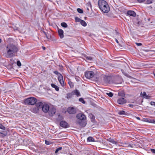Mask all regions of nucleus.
Listing matches in <instances>:
<instances>
[{"label":"nucleus","mask_w":155,"mask_h":155,"mask_svg":"<svg viewBox=\"0 0 155 155\" xmlns=\"http://www.w3.org/2000/svg\"><path fill=\"white\" fill-rule=\"evenodd\" d=\"M153 36H155V35H154Z\"/></svg>","instance_id":"60"},{"label":"nucleus","mask_w":155,"mask_h":155,"mask_svg":"<svg viewBox=\"0 0 155 155\" xmlns=\"http://www.w3.org/2000/svg\"><path fill=\"white\" fill-rule=\"evenodd\" d=\"M104 81H105V82H107V81H107L106 80H104Z\"/></svg>","instance_id":"54"},{"label":"nucleus","mask_w":155,"mask_h":155,"mask_svg":"<svg viewBox=\"0 0 155 155\" xmlns=\"http://www.w3.org/2000/svg\"><path fill=\"white\" fill-rule=\"evenodd\" d=\"M45 143L47 145H49L50 144L49 141L46 140H45Z\"/></svg>","instance_id":"43"},{"label":"nucleus","mask_w":155,"mask_h":155,"mask_svg":"<svg viewBox=\"0 0 155 155\" xmlns=\"http://www.w3.org/2000/svg\"><path fill=\"white\" fill-rule=\"evenodd\" d=\"M117 102L118 104L122 105L125 104L127 100L124 98L120 97L118 99Z\"/></svg>","instance_id":"7"},{"label":"nucleus","mask_w":155,"mask_h":155,"mask_svg":"<svg viewBox=\"0 0 155 155\" xmlns=\"http://www.w3.org/2000/svg\"><path fill=\"white\" fill-rule=\"evenodd\" d=\"M56 109L54 107H51L49 109L48 112L50 116H53L56 112Z\"/></svg>","instance_id":"9"},{"label":"nucleus","mask_w":155,"mask_h":155,"mask_svg":"<svg viewBox=\"0 0 155 155\" xmlns=\"http://www.w3.org/2000/svg\"><path fill=\"white\" fill-rule=\"evenodd\" d=\"M61 25L64 28H67L68 27L67 24L65 22L61 23Z\"/></svg>","instance_id":"27"},{"label":"nucleus","mask_w":155,"mask_h":155,"mask_svg":"<svg viewBox=\"0 0 155 155\" xmlns=\"http://www.w3.org/2000/svg\"><path fill=\"white\" fill-rule=\"evenodd\" d=\"M85 75L87 78L90 79L93 77L94 73L92 71H88L85 72Z\"/></svg>","instance_id":"5"},{"label":"nucleus","mask_w":155,"mask_h":155,"mask_svg":"<svg viewBox=\"0 0 155 155\" xmlns=\"http://www.w3.org/2000/svg\"><path fill=\"white\" fill-rule=\"evenodd\" d=\"M54 73L55 74L57 75L58 76H59V74H60L57 71H54Z\"/></svg>","instance_id":"39"},{"label":"nucleus","mask_w":155,"mask_h":155,"mask_svg":"<svg viewBox=\"0 0 155 155\" xmlns=\"http://www.w3.org/2000/svg\"><path fill=\"white\" fill-rule=\"evenodd\" d=\"M68 112L70 114H74L76 112V109L73 107H69L68 109Z\"/></svg>","instance_id":"10"},{"label":"nucleus","mask_w":155,"mask_h":155,"mask_svg":"<svg viewBox=\"0 0 155 155\" xmlns=\"http://www.w3.org/2000/svg\"><path fill=\"white\" fill-rule=\"evenodd\" d=\"M44 33L45 35V36H46V38H47L48 39H50L51 38V36H48L47 35V34L45 32V31H44Z\"/></svg>","instance_id":"36"},{"label":"nucleus","mask_w":155,"mask_h":155,"mask_svg":"<svg viewBox=\"0 0 155 155\" xmlns=\"http://www.w3.org/2000/svg\"><path fill=\"white\" fill-rule=\"evenodd\" d=\"M129 145L128 143H123V146H124L125 147H128L129 146Z\"/></svg>","instance_id":"38"},{"label":"nucleus","mask_w":155,"mask_h":155,"mask_svg":"<svg viewBox=\"0 0 155 155\" xmlns=\"http://www.w3.org/2000/svg\"><path fill=\"white\" fill-rule=\"evenodd\" d=\"M136 44L138 46H140L142 45V44L141 43H136Z\"/></svg>","instance_id":"42"},{"label":"nucleus","mask_w":155,"mask_h":155,"mask_svg":"<svg viewBox=\"0 0 155 155\" xmlns=\"http://www.w3.org/2000/svg\"><path fill=\"white\" fill-rule=\"evenodd\" d=\"M0 134H2V133L0 132Z\"/></svg>","instance_id":"58"},{"label":"nucleus","mask_w":155,"mask_h":155,"mask_svg":"<svg viewBox=\"0 0 155 155\" xmlns=\"http://www.w3.org/2000/svg\"><path fill=\"white\" fill-rule=\"evenodd\" d=\"M78 120L76 121V123L79 124L81 126L84 127L86 124L85 121L86 117L83 114L79 113L77 114L76 116Z\"/></svg>","instance_id":"3"},{"label":"nucleus","mask_w":155,"mask_h":155,"mask_svg":"<svg viewBox=\"0 0 155 155\" xmlns=\"http://www.w3.org/2000/svg\"><path fill=\"white\" fill-rule=\"evenodd\" d=\"M115 41L117 42V43H119L118 41V40H117V39L115 38Z\"/></svg>","instance_id":"47"},{"label":"nucleus","mask_w":155,"mask_h":155,"mask_svg":"<svg viewBox=\"0 0 155 155\" xmlns=\"http://www.w3.org/2000/svg\"><path fill=\"white\" fill-rule=\"evenodd\" d=\"M115 32H116V35H117V36H120L119 34V33H118L116 31Z\"/></svg>","instance_id":"46"},{"label":"nucleus","mask_w":155,"mask_h":155,"mask_svg":"<svg viewBox=\"0 0 155 155\" xmlns=\"http://www.w3.org/2000/svg\"><path fill=\"white\" fill-rule=\"evenodd\" d=\"M142 96L144 97H145L147 99H149L150 97V96L147 95L146 93L144 92H143Z\"/></svg>","instance_id":"20"},{"label":"nucleus","mask_w":155,"mask_h":155,"mask_svg":"<svg viewBox=\"0 0 155 155\" xmlns=\"http://www.w3.org/2000/svg\"><path fill=\"white\" fill-rule=\"evenodd\" d=\"M118 114L120 115H126V114L125 113V112L124 110H121L118 112Z\"/></svg>","instance_id":"26"},{"label":"nucleus","mask_w":155,"mask_h":155,"mask_svg":"<svg viewBox=\"0 0 155 155\" xmlns=\"http://www.w3.org/2000/svg\"><path fill=\"white\" fill-rule=\"evenodd\" d=\"M107 78V77H106V76H105V77H104V79H106V78Z\"/></svg>","instance_id":"52"},{"label":"nucleus","mask_w":155,"mask_h":155,"mask_svg":"<svg viewBox=\"0 0 155 155\" xmlns=\"http://www.w3.org/2000/svg\"><path fill=\"white\" fill-rule=\"evenodd\" d=\"M75 20L77 21H80L81 20L78 17H76L75 18Z\"/></svg>","instance_id":"40"},{"label":"nucleus","mask_w":155,"mask_h":155,"mask_svg":"<svg viewBox=\"0 0 155 155\" xmlns=\"http://www.w3.org/2000/svg\"><path fill=\"white\" fill-rule=\"evenodd\" d=\"M150 104L152 106H155V102L153 101H151L150 103Z\"/></svg>","instance_id":"41"},{"label":"nucleus","mask_w":155,"mask_h":155,"mask_svg":"<svg viewBox=\"0 0 155 155\" xmlns=\"http://www.w3.org/2000/svg\"><path fill=\"white\" fill-rule=\"evenodd\" d=\"M124 74L126 76H127L128 75L127 74Z\"/></svg>","instance_id":"53"},{"label":"nucleus","mask_w":155,"mask_h":155,"mask_svg":"<svg viewBox=\"0 0 155 155\" xmlns=\"http://www.w3.org/2000/svg\"><path fill=\"white\" fill-rule=\"evenodd\" d=\"M44 104L41 102H38L36 104V106L39 109L41 108H42Z\"/></svg>","instance_id":"14"},{"label":"nucleus","mask_w":155,"mask_h":155,"mask_svg":"<svg viewBox=\"0 0 155 155\" xmlns=\"http://www.w3.org/2000/svg\"><path fill=\"white\" fill-rule=\"evenodd\" d=\"M73 95V92L71 93H68L67 94L66 97L68 99H69L71 98Z\"/></svg>","instance_id":"17"},{"label":"nucleus","mask_w":155,"mask_h":155,"mask_svg":"<svg viewBox=\"0 0 155 155\" xmlns=\"http://www.w3.org/2000/svg\"><path fill=\"white\" fill-rule=\"evenodd\" d=\"M127 14L128 15L133 17H135L136 15L135 12L133 11H128L127 12Z\"/></svg>","instance_id":"13"},{"label":"nucleus","mask_w":155,"mask_h":155,"mask_svg":"<svg viewBox=\"0 0 155 155\" xmlns=\"http://www.w3.org/2000/svg\"><path fill=\"white\" fill-rule=\"evenodd\" d=\"M88 7H87V10H89V8H88Z\"/></svg>","instance_id":"55"},{"label":"nucleus","mask_w":155,"mask_h":155,"mask_svg":"<svg viewBox=\"0 0 155 155\" xmlns=\"http://www.w3.org/2000/svg\"><path fill=\"white\" fill-rule=\"evenodd\" d=\"M58 79L61 86L62 87L64 86V83L63 80V76L61 74H59V76H58Z\"/></svg>","instance_id":"8"},{"label":"nucleus","mask_w":155,"mask_h":155,"mask_svg":"<svg viewBox=\"0 0 155 155\" xmlns=\"http://www.w3.org/2000/svg\"><path fill=\"white\" fill-rule=\"evenodd\" d=\"M51 85L52 87L54 88L56 91H58L59 90V87L56 85L53 84H51Z\"/></svg>","instance_id":"19"},{"label":"nucleus","mask_w":155,"mask_h":155,"mask_svg":"<svg viewBox=\"0 0 155 155\" xmlns=\"http://www.w3.org/2000/svg\"><path fill=\"white\" fill-rule=\"evenodd\" d=\"M72 92L73 93L74 95H76L77 97H79L81 96L80 93L79 91L78 90H75Z\"/></svg>","instance_id":"15"},{"label":"nucleus","mask_w":155,"mask_h":155,"mask_svg":"<svg viewBox=\"0 0 155 155\" xmlns=\"http://www.w3.org/2000/svg\"><path fill=\"white\" fill-rule=\"evenodd\" d=\"M106 94L110 97H112L113 95V94L111 92L106 93Z\"/></svg>","instance_id":"30"},{"label":"nucleus","mask_w":155,"mask_h":155,"mask_svg":"<svg viewBox=\"0 0 155 155\" xmlns=\"http://www.w3.org/2000/svg\"><path fill=\"white\" fill-rule=\"evenodd\" d=\"M154 76H155V72H154Z\"/></svg>","instance_id":"57"},{"label":"nucleus","mask_w":155,"mask_h":155,"mask_svg":"<svg viewBox=\"0 0 155 155\" xmlns=\"http://www.w3.org/2000/svg\"><path fill=\"white\" fill-rule=\"evenodd\" d=\"M109 141L110 142L115 144H117V141H115L113 139H112L110 138L109 139Z\"/></svg>","instance_id":"21"},{"label":"nucleus","mask_w":155,"mask_h":155,"mask_svg":"<svg viewBox=\"0 0 155 155\" xmlns=\"http://www.w3.org/2000/svg\"><path fill=\"white\" fill-rule=\"evenodd\" d=\"M86 5L88 7H90V8H91L92 6L91 3L89 2Z\"/></svg>","instance_id":"34"},{"label":"nucleus","mask_w":155,"mask_h":155,"mask_svg":"<svg viewBox=\"0 0 155 155\" xmlns=\"http://www.w3.org/2000/svg\"><path fill=\"white\" fill-rule=\"evenodd\" d=\"M62 148V147H59L57 148L56 149V150L55 151V153H57L59 150H61Z\"/></svg>","instance_id":"32"},{"label":"nucleus","mask_w":155,"mask_h":155,"mask_svg":"<svg viewBox=\"0 0 155 155\" xmlns=\"http://www.w3.org/2000/svg\"><path fill=\"white\" fill-rule=\"evenodd\" d=\"M31 111L35 113H37L39 112V109L36 106L32 109Z\"/></svg>","instance_id":"18"},{"label":"nucleus","mask_w":155,"mask_h":155,"mask_svg":"<svg viewBox=\"0 0 155 155\" xmlns=\"http://www.w3.org/2000/svg\"><path fill=\"white\" fill-rule=\"evenodd\" d=\"M1 41H2V40H1V39L0 38V43H1Z\"/></svg>","instance_id":"56"},{"label":"nucleus","mask_w":155,"mask_h":155,"mask_svg":"<svg viewBox=\"0 0 155 155\" xmlns=\"http://www.w3.org/2000/svg\"><path fill=\"white\" fill-rule=\"evenodd\" d=\"M118 95H119V96H123V95H121L120 94V92H119V93H118Z\"/></svg>","instance_id":"50"},{"label":"nucleus","mask_w":155,"mask_h":155,"mask_svg":"<svg viewBox=\"0 0 155 155\" xmlns=\"http://www.w3.org/2000/svg\"><path fill=\"white\" fill-rule=\"evenodd\" d=\"M80 22L82 26H86L87 25V24L84 21L81 20Z\"/></svg>","instance_id":"23"},{"label":"nucleus","mask_w":155,"mask_h":155,"mask_svg":"<svg viewBox=\"0 0 155 155\" xmlns=\"http://www.w3.org/2000/svg\"><path fill=\"white\" fill-rule=\"evenodd\" d=\"M87 142H93L94 141V138L91 137H88L87 139Z\"/></svg>","instance_id":"22"},{"label":"nucleus","mask_w":155,"mask_h":155,"mask_svg":"<svg viewBox=\"0 0 155 155\" xmlns=\"http://www.w3.org/2000/svg\"><path fill=\"white\" fill-rule=\"evenodd\" d=\"M17 65L18 66H20L21 65V64L20 61H17Z\"/></svg>","instance_id":"37"},{"label":"nucleus","mask_w":155,"mask_h":155,"mask_svg":"<svg viewBox=\"0 0 155 155\" xmlns=\"http://www.w3.org/2000/svg\"><path fill=\"white\" fill-rule=\"evenodd\" d=\"M42 48L44 50H45V48L44 47H43Z\"/></svg>","instance_id":"51"},{"label":"nucleus","mask_w":155,"mask_h":155,"mask_svg":"<svg viewBox=\"0 0 155 155\" xmlns=\"http://www.w3.org/2000/svg\"><path fill=\"white\" fill-rule=\"evenodd\" d=\"M50 109L49 105L46 104H44L42 107V111L45 113L48 112Z\"/></svg>","instance_id":"6"},{"label":"nucleus","mask_w":155,"mask_h":155,"mask_svg":"<svg viewBox=\"0 0 155 155\" xmlns=\"http://www.w3.org/2000/svg\"><path fill=\"white\" fill-rule=\"evenodd\" d=\"M58 32L60 38H63L64 37L63 34L64 31L63 30L61 29H58Z\"/></svg>","instance_id":"12"},{"label":"nucleus","mask_w":155,"mask_h":155,"mask_svg":"<svg viewBox=\"0 0 155 155\" xmlns=\"http://www.w3.org/2000/svg\"><path fill=\"white\" fill-rule=\"evenodd\" d=\"M86 59L89 61H91L93 60V58L91 57L87 56L86 57Z\"/></svg>","instance_id":"25"},{"label":"nucleus","mask_w":155,"mask_h":155,"mask_svg":"<svg viewBox=\"0 0 155 155\" xmlns=\"http://www.w3.org/2000/svg\"><path fill=\"white\" fill-rule=\"evenodd\" d=\"M136 118H137V119H138V120H140V118L139 117H136Z\"/></svg>","instance_id":"49"},{"label":"nucleus","mask_w":155,"mask_h":155,"mask_svg":"<svg viewBox=\"0 0 155 155\" xmlns=\"http://www.w3.org/2000/svg\"><path fill=\"white\" fill-rule=\"evenodd\" d=\"M152 123L155 124V120H152Z\"/></svg>","instance_id":"48"},{"label":"nucleus","mask_w":155,"mask_h":155,"mask_svg":"<svg viewBox=\"0 0 155 155\" xmlns=\"http://www.w3.org/2000/svg\"><path fill=\"white\" fill-rule=\"evenodd\" d=\"M79 101L82 102V103H83V104H84L85 103V102L84 101V99L82 98H80L79 99Z\"/></svg>","instance_id":"33"},{"label":"nucleus","mask_w":155,"mask_h":155,"mask_svg":"<svg viewBox=\"0 0 155 155\" xmlns=\"http://www.w3.org/2000/svg\"><path fill=\"white\" fill-rule=\"evenodd\" d=\"M151 151L152 153H155V149H151Z\"/></svg>","instance_id":"44"},{"label":"nucleus","mask_w":155,"mask_h":155,"mask_svg":"<svg viewBox=\"0 0 155 155\" xmlns=\"http://www.w3.org/2000/svg\"><path fill=\"white\" fill-rule=\"evenodd\" d=\"M139 3H144L146 4H149L152 3L151 1H138Z\"/></svg>","instance_id":"16"},{"label":"nucleus","mask_w":155,"mask_h":155,"mask_svg":"<svg viewBox=\"0 0 155 155\" xmlns=\"http://www.w3.org/2000/svg\"><path fill=\"white\" fill-rule=\"evenodd\" d=\"M37 99L34 97H31L26 99L25 101V104H26L34 105L37 102Z\"/></svg>","instance_id":"4"},{"label":"nucleus","mask_w":155,"mask_h":155,"mask_svg":"<svg viewBox=\"0 0 155 155\" xmlns=\"http://www.w3.org/2000/svg\"><path fill=\"white\" fill-rule=\"evenodd\" d=\"M68 84L71 88L73 87L74 86L73 84L71 81L68 82Z\"/></svg>","instance_id":"29"},{"label":"nucleus","mask_w":155,"mask_h":155,"mask_svg":"<svg viewBox=\"0 0 155 155\" xmlns=\"http://www.w3.org/2000/svg\"><path fill=\"white\" fill-rule=\"evenodd\" d=\"M128 106L131 107H134V105L131 104H129Z\"/></svg>","instance_id":"45"},{"label":"nucleus","mask_w":155,"mask_h":155,"mask_svg":"<svg viewBox=\"0 0 155 155\" xmlns=\"http://www.w3.org/2000/svg\"><path fill=\"white\" fill-rule=\"evenodd\" d=\"M77 11L78 12L80 13H82L83 12V10L82 9H81L80 8H78L77 9Z\"/></svg>","instance_id":"28"},{"label":"nucleus","mask_w":155,"mask_h":155,"mask_svg":"<svg viewBox=\"0 0 155 155\" xmlns=\"http://www.w3.org/2000/svg\"><path fill=\"white\" fill-rule=\"evenodd\" d=\"M60 126L63 128H67L69 127V125L65 121H61L60 122Z\"/></svg>","instance_id":"11"},{"label":"nucleus","mask_w":155,"mask_h":155,"mask_svg":"<svg viewBox=\"0 0 155 155\" xmlns=\"http://www.w3.org/2000/svg\"><path fill=\"white\" fill-rule=\"evenodd\" d=\"M89 116L91 119V121L92 122H93L95 119V116L92 114H90L89 115Z\"/></svg>","instance_id":"24"},{"label":"nucleus","mask_w":155,"mask_h":155,"mask_svg":"<svg viewBox=\"0 0 155 155\" xmlns=\"http://www.w3.org/2000/svg\"><path fill=\"white\" fill-rule=\"evenodd\" d=\"M6 56L8 58H10L13 56V54L18 51L17 47L14 45L9 44L8 45L6 48Z\"/></svg>","instance_id":"1"},{"label":"nucleus","mask_w":155,"mask_h":155,"mask_svg":"<svg viewBox=\"0 0 155 155\" xmlns=\"http://www.w3.org/2000/svg\"><path fill=\"white\" fill-rule=\"evenodd\" d=\"M98 5L101 10L104 13H107L110 11V8L106 1H98Z\"/></svg>","instance_id":"2"},{"label":"nucleus","mask_w":155,"mask_h":155,"mask_svg":"<svg viewBox=\"0 0 155 155\" xmlns=\"http://www.w3.org/2000/svg\"><path fill=\"white\" fill-rule=\"evenodd\" d=\"M145 120L147 122L152 123V120L150 119H146Z\"/></svg>","instance_id":"31"},{"label":"nucleus","mask_w":155,"mask_h":155,"mask_svg":"<svg viewBox=\"0 0 155 155\" xmlns=\"http://www.w3.org/2000/svg\"><path fill=\"white\" fill-rule=\"evenodd\" d=\"M70 155H72V154H70Z\"/></svg>","instance_id":"59"},{"label":"nucleus","mask_w":155,"mask_h":155,"mask_svg":"<svg viewBox=\"0 0 155 155\" xmlns=\"http://www.w3.org/2000/svg\"><path fill=\"white\" fill-rule=\"evenodd\" d=\"M0 128L2 130H5V127L0 124Z\"/></svg>","instance_id":"35"}]
</instances>
